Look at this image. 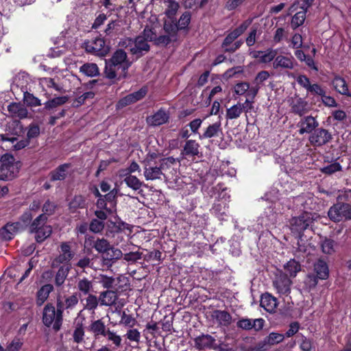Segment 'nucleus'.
<instances>
[{
  "instance_id": "1",
  "label": "nucleus",
  "mask_w": 351,
  "mask_h": 351,
  "mask_svg": "<svg viewBox=\"0 0 351 351\" xmlns=\"http://www.w3.org/2000/svg\"><path fill=\"white\" fill-rule=\"evenodd\" d=\"M130 65L131 62L128 60L125 51L118 49L110 60H106V76L108 79H114L117 75L119 78H124Z\"/></svg>"
},
{
  "instance_id": "2",
  "label": "nucleus",
  "mask_w": 351,
  "mask_h": 351,
  "mask_svg": "<svg viewBox=\"0 0 351 351\" xmlns=\"http://www.w3.org/2000/svg\"><path fill=\"white\" fill-rule=\"evenodd\" d=\"M318 215L313 212H303L298 217H293L290 221L291 230L293 233L299 234V240L298 241V248L300 251L306 250L300 245L301 239V234L307 229L311 223L318 218Z\"/></svg>"
},
{
  "instance_id": "3",
  "label": "nucleus",
  "mask_w": 351,
  "mask_h": 351,
  "mask_svg": "<svg viewBox=\"0 0 351 351\" xmlns=\"http://www.w3.org/2000/svg\"><path fill=\"white\" fill-rule=\"evenodd\" d=\"M42 321L43 324L48 328L52 326L53 330L56 332L61 328L63 313L60 308L57 307L56 309L53 304L47 303L43 308Z\"/></svg>"
},
{
  "instance_id": "4",
  "label": "nucleus",
  "mask_w": 351,
  "mask_h": 351,
  "mask_svg": "<svg viewBox=\"0 0 351 351\" xmlns=\"http://www.w3.org/2000/svg\"><path fill=\"white\" fill-rule=\"evenodd\" d=\"M0 180H12L17 176L21 167L20 162L16 161L13 156L5 154L1 159Z\"/></svg>"
},
{
  "instance_id": "5",
  "label": "nucleus",
  "mask_w": 351,
  "mask_h": 351,
  "mask_svg": "<svg viewBox=\"0 0 351 351\" xmlns=\"http://www.w3.org/2000/svg\"><path fill=\"white\" fill-rule=\"evenodd\" d=\"M329 219L334 222L351 220V204L337 202L328 211Z\"/></svg>"
},
{
  "instance_id": "6",
  "label": "nucleus",
  "mask_w": 351,
  "mask_h": 351,
  "mask_svg": "<svg viewBox=\"0 0 351 351\" xmlns=\"http://www.w3.org/2000/svg\"><path fill=\"white\" fill-rule=\"evenodd\" d=\"M254 101L247 99L243 103L238 102L226 110V118L228 120L238 119L243 112H250L254 109Z\"/></svg>"
},
{
  "instance_id": "7",
  "label": "nucleus",
  "mask_w": 351,
  "mask_h": 351,
  "mask_svg": "<svg viewBox=\"0 0 351 351\" xmlns=\"http://www.w3.org/2000/svg\"><path fill=\"white\" fill-rule=\"evenodd\" d=\"M147 41L144 36H139L133 40L131 38H125L119 43L121 47H130V50L133 54L141 53L143 51H147L149 49V46Z\"/></svg>"
},
{
  "instance_id": "8",
  "label": "nucleus",
  "mask_w": 351,
  "mask_h": 351,
  "mask_svg": "<svg viewBox=\"0 0 351 351\" xmlns=\"http://www.w3.org/2000/svg\"><path fill=\"white\" fill-rule=\"evenodd\" d=\"M233 95L234 97H245V99H250L254 101L256 97V88L250 86V83L247 82H239L232 87Z\"/></svg>"
},
{
  "instance_id": "9",
  "label": "nucleus",
  "mask_w": 351,
  "mask_h": 351,
  "mask_svg": "<svg viewBox=\"0 0 351 351\" xmlns=\"http://www.w3.org/2000/svg\"><path fill=\"white\" fill-rule=\"evenodd\" d=\"M202 156L200 145L195 140H186L181 149L180 156L184 159H195Z\"/></svg>"
},
{
  "instance_id": "10",
  "label": "nucleus",
  "mask_w": 351,
  "mask_h": 351,
  "mask_svg": "<svg viewBox=\"0 0 351 351\" xmlns=\"http://www.w3.org/2000/svg\"><path fill=\"white\" fill-rule=\"evenodd\" d=\"M296 65L297 62L291 54L276 55L272 63V66L276 70H292Z\"/></svg>"
},
{
  "instance_id": "11",
  "label": "nucleus",
  "mask_w": 351,
  "mask_h": 351,
  "mask_svg": "<svg viewBox=\"0 0 351 351\" xmlns=\"http://www.w3.org/2000/svg\"><path fill=\"white\" fill-rule=\"evenodd\" d=\"M273 285L280 295H287L291 291V281L285 274L276 275Z\"/></svg>"
},
{
  "instance_id": "12",
  "label": "nucleus",
  "mask_w": 351,
  "mask_h": 351,
  "mask_svg": "<svg viewBox=\"0 0 351 351\" xmlns=\"http://www.w3.org/2000/svg\"><path fill=\"white\" fill-rule=\"evenodd\" d=\"M331 138V134L328 130L319 128L310 135L308 140L312 145L319 147L326 144Z\"/></svg>"
},
{
  "instance_id": "13",
  "label": "nucleus",
  "mask_w": 351,
  "mask_h": 351,
  "mask_svg": "<svg viewBox=\"0 0 351 351\" xmlns=\"http://www.w3.org/2000/svg\"><path fill=\"white\" fill-rule=\"evenodd\" d=\"M264 324L265 320L263 318H242L237 322V326L245 330L254 329L255 331H259L263 329Z\"/></svg>"
},
{
  "instance_id": "14",
  "label": "nucleus",
  "mask_w": 351,
  "mask_h": 351,
  "mask_svg": "<svg viewBox=\"0 0 351 351\" xmlns=\"http://www.w3.org/2000/svg\"><path fill=\"white\" fill-rule=\"evenodd\" d=\"M195 347L199 350L210 349L216 350L219 348L217 341L211 335H202L195 339Z\"/></svg>"
},
{
  "instance_id": "15",
  "label": "nucleus",
  "mask_w": 351,
  "mask_h": 351,
  "mask_svg": "<svg viewBox=\"0 0 351 351\" xmlns=\"http://www.w3.org/2000/svg\"><path fill=\"white\" fill-rule=\"evenodd\" d=\"M150 25L147 24L143 31V36L148 41H156L158 36V31L160 29V25L156 15L149 17Z\"/></svg>"
},
{
  "instance_id": "16",
  "label": "nucleus",
  "mask_w": 351,
  "mask_h": 351,
  "mask_svg": "<svg viewBox=\"0 0 351 351\" xmlns=\"http://www.w3.org/2000/svg\"><path fill=\"white\" fill-rule=\"evenodd\" d=\"M163 169L162 164L156 166L147 161L144 167V176L147 180L161 179L162 176L164 175L162 173Z\"/></svg>"
},
{
  "instance_id": "17",
  "label": "nucleus",
  "mask_w": 351,
  "mask_h": 351,
  "mask_svg": "<svg viewBox=\"0 0 351 351\" xmlns=\"http://www.w3.org/2000/svg\"><path fill=\"white\" fill-rule=\"evenodd\" d=\"M147 90L145 87L141 88L136 92L132 93L121 99L117 106V108H121L131 104L135 103L143 99L147 94Z\"/></svg>"
},
{
  "instance_id": "18",
  "label": "nucleus",
  "mask_w": 351,
  "mask_h": 351,
  "mask_svg": "<svg viewBox=\"0 0 351 351\" xmlns=\"http://www.w3.org/2000/svg\"><path fill=\"white\" fill-rule=\"evenodd\" d=\"M319 125L318 121L312 116H306L300 119L298 123L300 128L299 134L311 133Z\"/></svg>"
},
{
  "instance_id": "19",
  "label": "nucleus",
  "mask_w": 351,
  "mask_h": 351,
  "mask_svg": "<svg viewBox=\"0 0 351 351\" xmlns=\"http://www.w3.org/2000/svg\"><path fill=\"white\" fill-rule=\"evenodd\" d=\"M21 224L19 222L7 223L0 228V239L2 241H10L18 232Z\"/></svg>"
},
{
  "instance_id": "20",
  "label": "nucleus",
  "mask_w": 351,
  "mask_h": 351,
  "mask_svg": "<svg viewBox=\"0 0 351 351\" xmlns=\"http://www.w3.org/2000/svg\"><path fill=\"white\" fill-rule=\"evenodd\" d=\"M294 202L297 206L300 205L304 212H311L315 210L317 206L315 198L311 194L296 197Z\"/></svg>"
},
{
  "instance_id": "21",
  "label": "nucleus",
  "mask_w": 351,
  "mask_h": 351,
  "mask_svg": "<svg viewBox=\"0 0 351 351\" xmlns=\"http://www.w3.org/2000/svg\"><path fill=\"white\" fill-rule=\"evenodd\" d=\"M109 51V47L106 45L103 38H97L93 41L89 47V53H93L97 56H105Z\"/></svg>"
},
{
  "instance_id": "22",
  "label": "nucleus",
  "mask_w": 351,
  "mask_h": 351,
  "mask_svg": "<svg viewBox=\"0 0 351 351\" xmlns=\"http://www.w3.org/2000/svg\"><path fill=\"white\" fill-rule=\"evenodd\" d=\"M77 303L78 297L77 293L70 296H64L62 300L60 297L57 298V307L60 308L62 313L64 309H72Z\"/></svg>"
},
{
  "instance_id": "23",
  "label": "nucleus",
  "mask_w": 351,
  "mask_h": 351,
  "mask_svg": "<svg viewBox=\"0 0 351 351\" xmlns=\"http://www.w3.org/2000/svg\"><path fill=\"white\" fill-rule=\"evenodd\" d=\"M248 25L249 23L245 21L229 33L222 43V47L224 48L230 46L234 40H236L247 29Z\"/></svg>"
},
{
  "instance_id": "24",
  "label": "nucleus",
  "mask_w": 351,
  "mask_h": 351,
  "mask_svg": "<svg viewBox=\"0 0 351 351\" xmlns=\"http://www.w3.org/2000/svg\"><path fill=\"white\" fill-rule=\"evenodd\" d=\"M70 163H64L59 165L54 170L49 173L51 181L64 180L69 172V169L71 167Z\"/></svg>"
},
{
  "instance_id": "25",
  "label": "nucleus",
  "mask_w": 351,
  "mask_h": 351,
  "mask_svg": "<svg viewBox=\"0 0 351 351\" xmlns=\"http://www.w3.org/2000/svg\"><path fill=\"white\" fill-rule=\"evenodd\" d=\"M169 117V114L165 110L160 109L154 114L148 117L147 121L151 125L158 126L167 123Z\"/></svg>"
},
{
  "instance_id": "26",
  "label": "nucleus",
  "mask_w": 351,
  "mask_h": 351,
  "mask_svg": "<svg viewBox=\"0 0 351 351\" xmlns=\"http://www.w3.org/2000/svg\"><path fill=\"white\" fill-rule=\"evenodd\" d=\"M331 84L334 89L341 95L348 97L351 96V93L349 91L347 82L343 77L339 75H335L332 79Z\"/></svg>"
},
{
  "instance_id": "27",
  "label": "nucleus",
  "mask_w": 351,
  "mask_h": 351,
  "mask_svg": "<svg viewBox=\"0 0 351 351\" xmlns=\"http://www.w3.org/2000/svg\"><path fill=\"white\" fill-rule=\"evenodd\" d=\"M95 215L99 219H93L89 224V230L93 232H100L104 228V220L106 219L107 215L104 210H96Z\"/></svg>"
},
{
  "instance_id": "28",
  "label": "nucleus",
  "mask_w": 351,
  "mask_h": 351,
  "mask_svg": "<svg viewBox=\"0 0 351 351\" xmlns=\"http://www.w3.org/2000/svg\"><path fill=\"white\" fill-rule=\"evenodd\" d=\"M53 291V287L51 284L42 286L36 292V302L38 306H41L49 298L51 292Z\"/></svg>"
},
{
  "instance_id": "29",
  "label": "nucleus",
  "mask_w": 351,
  "mask_h": 351,
  "mask_svg": "<svg viewBox=\"0 0 351 351\" xmlns=\"http://www.w3.org/2000/svg\"><path fill=\"white\" fill-rule=\"evenodd\" d=\"M278 305L276 298L269 293L263 294L261 298V306L268 312H274Z\"/></svg>"
},
{
  "instance_id": "30",
  "label": "nucleus",
  "mask_w": 351,
  "mask_h": 351,
  "mask_svg": "<svg viewBox=\"0 0 351 351\" xmlns=\"http://www.w3.org/2000/svg\"><path fill=\"white\" fill-rule=\"evenodd\" d=\"M291 109L293 113L302 116L308 111V103L302 98L295 99L291 103Z\"/></svg>"
},
{
  "instance_id": "31",
  "label": "nucleus",
  "mask_w": 351,
  "mask_h": 351,
  "mask_svg": "<svg viewBox=\"0 0 351 351\" xmlns=\"http://www.w3.org/2000/svg\"><path fill=\"white\" fill-rule=\"evenodd\" d=\"M314 271L319 279L326 280L329 276L328 266L326 262L322 259H319L314 264Z\"/></svg>"
},
{
  "instance_id": "32",
  "label": "nucleus",
  "mask_w": 351,
  "mask_h": 351,
  "mask_svg": "<svg viewBox=\"0 0 351 351\" xmlns=\"http://www.w3.org/2000/svg\"><path fill=\"white\" fill-rule=\"evenodd\" d=\"M8 110L14 117L23 119L27 116V110L21 104L13 102L8 106Z\"/></svg>"
},
{
  "instance_id": "33",
  "label": "nucleus",
  "mask_w": 351,
  "mask_h": 351,
  "mask_svg": "<svg viewBox=\"0 0 351 351\" xmlns=\"http://www.w3.org/2000/svg\"><path fill=\"white\" fill-rule=\"evenodd\" d=\"M228 206L226 202H215L211 212L217 216L220 220H226L228 216Z\"/></svg>"
},
{
  "instance_id": "34",
  "label": "nucleus",
  "mask_w": 351,
  "mask_h": 351,
  "mask_svg": "<svg viewBox=\"0 0 351 351\" xmlns=\"http://www.w3.org/2000/svg\"><path fill=\"white\" fill-rule=\"evenodd\" d=\"M213 317L221 326H228L232 322V316L225 311L216 310L213 312Z\"/></svg>"
},
{
  "instance_id": "35",
  "label": "nucleus",
  "mask_w": 351,
  "mask_h": 351,
  "mask_svg": "<svg viewBox=\"0 0 351 351\" xmlns=\"http://www.w3.org/2000/svg\"><path fill=\"white\" fill-rule=\"evenodd\" d=\"M160 3L165 8V13L167 16L173 19L179 8L178 3L174 0H161Z\"/></svg>"
},
{
  "instance_id": "36",
  "label": "nucleus",
  "mask_w": 351,
  "mask_h": 351,
  "mask_svg": "<svg viewBox=\"0 0 351 351\" xmlns=\"http://www.w3.org/2000/svg\"><path fill=\"white\" fill-rule=\"evenodd\" d=\"M71 269V266L69 265H61L55 276V285L57 287L62 285L66 278L68 274Z\"/></svg>"
},
{
  "instance_id": "37",
  "label": "nucleus",
  "mask_w": 351,
  "mask_h": 351,
  "mask_svg": "<svg viewBox=\"0 0 351 351\" xmlns=\"http://www.w3.org/2000/svg\"><path fill=\"white\" fill-rule=\"evenodd\" d=\"M35 239L38 243L43 242L52 233V228L51 226H41L40 228L34 232Z\"/></svg>"
},
{
  "instance_id": "38",
  "label": "nucleus",
  "mask_w": 351,
  "mask_h": 351,
  "mask_svg": "<svg viewBox=\"0 0 351 351\" xmlns=\"http://www.w3.org/2000/svg\"><path fill=\"white\" fill-rule=\"evenodd\" d=\"M270 74L267 71H262L257 73L254 81L253 88H256V94H258L260 88L264 85V82L269 79Z\"/></svg>"
},
{
  "instance_id": "39",
  "label": "nucleus",
  "mask_w": 351,
  "mask_h": 351,
  "mask_svg": "<svg viewBox=\"0 0 351 351\" xmlns=\"http://www.w3.org/2000/svg\"><path fill=\"white\" fill-rule=\"evenodd\" d=\"M221 132V123L220 122L215 123L212 125H210L206 130H205L204 133L199 136V138H209L214 136H218L219 133Z\"/></svg>"
},
{
  "instance_id": "40",
  "label": "nucleus",
  "mask_w": 351,
  "mask_h": 351,
  "mask_svg": "<svg viewBox=\"0 0 351 351\" xmlns=\"http://www.w3.org/2000/svg\"><path fill=\"white\" fill-rule=\"evenodd\" d=\"M123 28L120 21H112L109 23L104 29V32L106 35L113 36L121 34Z\"/></svg>"
},
{
  "instance_id": "41",
  "label": "nucleus",
  "mask_w": 351,
  "mask_h": 351,
  "mask_svg": "<svg viewBox=\"0 0 351 351\" xmlns=\"http://www.w3.org/2000/svg\"><path fill=\"white\" fill-rule=\"evenodd\" d=\"M68 96L57 97L47 101L44 105L46 110H52L59 106H62L68 101Z\"/></svg>"
},
{
  "instance_id": "42",
  "label": "nucleus",
  "mask_w": 351,
  "mask_h": 351,
  "mask_svg": "<svg viewBox=\"0 0 351 351\" xmlns=\"http://www.w3.org/2000/svg\"><path fill=\"white\" fill-rule=\"evenodd\" d=\"M123 256L121 250L110 247L103 254V258L106 261H112L119 260Z\"/></svg>"
},
{
  "instance_id": "43",
  "label": "nucleus",
  "mask_w": 351,
  "mask_h": 351,
  "mask_svg": "<svg viewBox=\"0 0 351 351\" xmlns=\"http://www.w3.org/2000/svg\"><path fill=\"white\" fill-rule=\"evenodd\" d=\"M74 254H60L57 257H56L52 262V267H58L62 265H69L71 267V264L70 263L71 260L73 258Z\"/></svg>"
},
{
  "instance_id": "44",
  "label": "nucleus",
  "mask_w": 351,
  "mask_h": 351,
  "mask_svg": "<svg viewBox=\"0 0 351 351\" xmlns=\"http://www.w3.org/2000/svg\"><path fill=\"white\" fill-rule=\"evenodd\" d=\"M214 190L218 193V196L216 197L217 199L215 202H226L228 204L230 196L226 192L227 189L223 186V184H218L214 188Z\"/></svg>"
},
{
  "instance_id": "45",
  "label": "nucleus",
  "mask_w": 351,
  "mask_h": 351,
  "mask_svg": "<svg viewBox=\"0 0 351 351\" xmlns=\"http://www.w3.org/2000/svg\"><path fill=\"white\" fill-rule=\"evenodd\" d=\"M284 268L285 271L289 274L290 277H295L298 272L300 271V263L295 261L294 259H291L285 265Z\"/></svg>"
},
{
  "instance_id": "46",
  "label": "nucleus",
  "mask_w": 351,
  "mask_h": 351,
  "mask_svg": "<svg viewBox=\"0 0 351 351\" xmlns=\"http://www.w3.org/2000/svg\"><path fill=\"white\" fill-rule=\"evenodd\" d=\"M306 13L305 10L302 9L294 14L291 22V25L293 29H295L304 23L306 19Z\"/></svg>"
},
{
  "instance_id": "47",
  "label": "nucleus",
  "mask_w": 351,
  "mask_h": 351,
  "mask_svg": "<svg viewBox=\"0 0 351 351\" xmlns=\"http://www.w3.org/2000/svg\"><path fill=\"white\" fill-rule=\"evenodd\" d=\"M123 181L125 184L134 191L140 189L143 185V182L134 176H128Z\"/></svg>"
},
{
  "instance_id": "48",
  "label": "nucleus",
  "mask_w": 351,
  "mask_h": 351,
  "mask_svg": "<svg viewBox=\"0 0 351 351\" xmlns=\"http://www.w3.org/2000/svg\"><path fill=\"white\" fill-rule=\"evenodd\" d=\"M258 53L261 54L260 62L266 64L271 62V61L274 62L275 57L277 55V49L270 48L266 51L258 52Z\"/></svg>"
},
{
  "instance_id": "49",
  "label": "nucleus",
  "mask_w": 351,
  "mask_h": 351,
  "mask_svg": "<svg viewBox=\"0 0 351 351\" xmlns=\"http://www.w3.org/2000/svg\"><path fill=\"white\" fill-rule=\"evenodd\" d=\"M40 135V127L36 123H31L27 132L26 139L31 143Z\"/></svg>"
},
{
  "instance_id": "50",
  "label": "nucleus",
  "mask_w": 351,
  "mask_h": 351,
  "mask_svg": "<svg viewBox=\"0 0 351 351\" xmlns=\"http://www.w3.org/2000/svg\"><path fill=\"white\" fill-rule=\"evenodd\" d=\"M323 253L332 254L335 252V242L332 239L325 238L321 243Z\"/></svg>"
},
{
  "instance_id": "51",
  "label": "nucleus",
  "mask_w": 351,
  "mask_h": 351,
  "mask_svg": "<svg viewBox=\"0 0 351 351\" xmlns=\"http://www.w3.org/2000/svg\"><path fill=\"white\" fill-rule=\"evenodd\" d=\"M90 330L95 334V336L102 335L106 336V326L101 320L94 322L90 326Z\"/></svg>"
},
{
  "instance_id": "52",
  "label": "nucleus",
  "mask_w": 351,
  "mask_h": 351,
  "mask_svg": "<svg viewBox=\"0 0 351 351\" xmlns=\"http://www.w3.org/2000/svg\"><path fill=\"white\" fill-rule=\"evenodd\" d=\"M23 101L28 106L36 107L41 106L40 99L27 91L23 93Z\"/></svg>"
},
{
  "instance_id": "53",
  "label": "nucleus",
  "mask_w": 351,
  "mask_h": 351,
  "mask_svg": "<svg viewBox=\"0 0 351 351\" xmlns=\"http://www.w3.org/2000/svg\"><path fill=\"white\" fill-rule=\"evenodd\" d=\"M47 217L45 216L44 214H40L31 223V232H34L35 230L39 229L41 226H46L45 223L47 222Z\"/></svg>"
},
{
  "instance_id": "54",
  "label": "nucleus",
  "mask_w": 351,
  "mask_h": 351,
  "mask_svg": "<svg viewBox=\"0 0 351 351\" xmlns=\"http://www.w3.org/2000/svg\"><path fill=\"white\" fill-rule=\"evenodd\" d=\"M109 341H111L116 348H119L121 346L122 339L120 335L116 332L107 330L106 336Z\"/></svg>"
},
{
  "instance_id": "55",
  "label": "nucleus",
  "mask_w": 351,
  "mask_h": 351,
  "mask_svg": "<svg viewBox=\"0 0 351 351\" xmlns=\"http://www.w3.org/2000/svg\"><path fill=\"white\" fill-rule=\"evenodd\" d=\"M191 21V14L189 12H185L180 16L176 25L178 29H184L187 27Z\"/></svg>"
},
{
  "instance_id": "56",
  "label": "nucleus",
  "mask_w": 351,
  "mask_h": 351,
  "mask_svg": "<svg viewBox=\"0 0 351 351\" xmlns=\"http://www.w3.org/2000/svg\"><path fill=\"white\" fill-rule=\"evenodd\" d=\"M341 165L339 162H334L320 169V171L325 174L331 175L341 170Z\"/></svg>"
},
{
  "instance_id": "57",
  "label": "nucleus",
  "mask_w": 351,
  "mask_h": 351,
  "mask_svg": "<svg viewBox=\"0 0 351 351\" xmlns=\"http://www.w3.org/2000/svg\"><path fill=\"white\" fill-rule=\"evenodd\" d=\"M269 346H273L282 342L285 338L282 334L278 332H271L267 337H265Z\"/></svg>"
},
{
  "instance_id": "58",
  "label": "nucleus",
  "mask_w": 351,
  "mask_h": 351,
  "mask_svg": "<svg viewBox=\"0 0 351 351\" xmlns=\"http://www.w3.org/2000/svg\"><path fill=\"white\" fill-rule=\"evenodd\" d=\"M112 194V193H108L104 196L109 205V208H108V213L109 214L114 213L116 211L117 206V198H115V197Z\"/></svg>"
},
{
  "instance_id": "59",
  "label": "nucleus",
  "mask_w": 351,
  "mask_h": 351,
  "mask_svg": "<svg viewBox=\"0 0 351 351\" xmlns=\"http://www.w3.org/2000/svg\"><path fill=\"white\" fill-rule=\"evenodd\" d=\"M123 259L130 263H134L142 258V253L139 252H130L129 253L123 254Z\"/></svg>"
},
{
  "instance_id": "60",
  "label": "nucleus",
  "mask_w": 351,
  "mask_h": 351,
  "mask_svg": "<svg viewBox=\"0 0 351 351\" xmlns=\"http://www.w3.org/2000/svg\"><path fill=\"white\" fill-rule=\"evenodd\" d=\"M125 337L130 341H134L138 343L141 339V333L137 329L131 328L127 331Z\"/></svg>"
},
{
  "instance_id": "61",
  "label": "nucleus",
  "mask_w": 351,
  "mask_h": 351,
  "mask_svg": "<svg viewBox=\"0 0 351 351\" xmlns=\"http://www.w3.org/2000/svg\"><path fill=\"white\" fill-rule=\"evenodd\" d=\"M136 319L132 317V315L126 314L125 312H123L120 323L125 326H128L130 328H132L136 324Z\"/></svg>"
},
{
  "instance_id": "62",
  "label": "nucleus",
  "mask_w": 351,
  "mask_h": 351,
  "mask_svg": "<svg viewBox=\"0 0 351 351\" xmlns=\"http://www.w3.org/2000/svg\"><path fill=\"white\" fill-rule=\"evenodd\" d=\"M95 248L99 252L102 253L103 254L107 251V250L110 247V243L106 239H98L95 245Z\"/></svg>"
},
{
  "instance_id": "63",
  "label": "nucleus",
  "mask_w": 351,
  "mask_h": 351,
  "mask_svg": "<svg viewBox=\"0 0 351 351\" xmlns=\"http://www.w3.org/2000/svg\"><path fill=\"white\" fill-rule=\"evenodd\" d=\"M56 208V205L55 204H53V202H50L49 199H47L43 204V206L42 208L43 212V214H44L45 216L52 215L55 213Z\"/></svg>"
},
{
  "instance_id": "64",
  "label": "nucleus",
  "mask_w": 351,
  "mask_h": 351,
  "mask_svg": "<svg viewBox=\"0 0 351 351\" xmlns=\"http://www.w3.org/2000/svg\"><path fill=\"white\" fill-rule=\"evenodd\" d=\"M23 342L19 337H14V339L7 346L6 350L7 351H19L22 346Z\"/></svg>"
}]
</instances>
